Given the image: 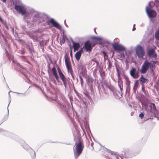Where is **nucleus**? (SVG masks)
Listing matches in <instances>:
<instances>
[{"label": "nucleus", "mask_w": 159, "mask_h": 159, "mask_svg": "<svg viewBox=\"0 0 159 159\" xmlns=\"http://www.w3.org/2000/svg\"><path fill=\"white\" fill-rule=\"evenodd\" d=\"M44 20L43 15L33 8L30 9L29 12L25 17V21L31 26L34 23H39Z\"/></svg>", "instance_id": "1"}, {"label": "nucleus", "mask_w": 159, "mask_h": 159, "mask_svg": "<svg viewBox=\"0 0 159 159\" xmlns=\"http://www.w3.org/2000/svg\"><path fill=\"white\" fill-rule=\"evenodd\" d=\"M30 8L27 9L20 0H16L15 1V9L18 13L20 14L22 16H24L23 19L24 20L25 17L29 12Z\"/></svg>", "instance_id": "2"}, {"label": "nucleus", "mask_w": 159, "mask_h": 159, "mask_svg": "<svg viewBox=\"0 0 159 159\" xmlns=\"http://www.w3.org/2000/svg\"><path fill=\"white\" fill-rule=\"evenodd\" d=\"M52 99L56 101L57 106L62 111L66 112L67 111L68 108L66 105V100L64 97H62L58 99L57 98V96L55 95V98H52Z\"/></svg>", "instance_id": "3"}, {"label": "nucleus", "mask_w": 159, "mask_h": 159, "mask_svg": "<svg viewBox=\"0 0 159 159\" xmlns=\"http://www.w3.org/2000/svg\"><path fill=\"white\" fill-rule=\"evenodd\" d=\"M84 148L82 142L79 140L78 142H76L74 147V153L75 158H77L81 154Z\"/></svg>", "instance_id": "4"}, {"label": "nucleus", "mask_w": 159, "mask_h": 159, "mask_svg": "<svg viewBox=\"0 0 159 159\" xmlns=\"http://www.w3.org/2000/svg\"><path fill=\"white\" fill-rule=\"evenodd\" d=\"M155 64L156 62L154 61L150 62L147 60H145L142 66L141 69L140 70V72L142 74H145L148 69H152Z\"/></svg>", "instance_id": "5"}, {"label": "nucleus", "mask_w": 159, "mask_h": 159, "mask_svg": "<svg viewBox=\"0 0 159 159\" xmlns=\"http://www.w3.org/2000/svg\"><path fill=\"white\" fill-rule=\"evenodd\" d=\"M136 53L139 58H142L145 54L143 49L140 45L136 46L135 48Z\"/></svg>", "instance_id": "6"}, {"label": "nucleus", "mask_w": 159, "mask_h": 159, "mask_svg": "<svg viewBox=\"0 0 159 159\" xmlns=\"http://www.w3.org/2000/svg\"><path fill=\"white\" fill-rule=\"evenodd\" d=\"M150 2H149L148 6L146 7V11L148 15L150 18H154L156 15V12L151 7Z\"/></svg>", "instance_id": "7"}, {"label": "nucleus", "mask_w": 159, "mask_h": 159, "mask_svg": "<svg viewBox=\"0 0 159 159\" xmlns=\"http://www.w3.org/2000/svg\"><path fill=\"white\" fill-rule=\"evenodd\" d=\"M130 75L134 79H136L139 76V73L138 71L136 70V69L132 67L130 71Z\"/></svg>", "instance_id": "8"}, {"label": "nucleus", "mask_w": 159, "mask_h": 159, "mask_svg": "<svg viewBox=\"0 0 159 159\" xmlns=\"http://www.w3.org/2000/svg\"><path fill=\"white\" fill-rule=\"evenodd\" d=\"M113 48L116 50L123 51L125 50V48L123 45L118 43H113L112 44Z\"/></svg>", "instance_id": "9"}, {"label": "nucleus", "mask_w": 159, "mask_h": 159, "mask_svg": "<svg viewBox=\"0 0 159 159\" xmlns=\"http://www.w3.org/2000/svg\"><path fill=\"white\" fill-rule=\"evenodd\" d=\"M47 23L48 25L51 24L53 26L59 30H61V26L53 19H51L49 20L48 21Z\"/></svg>", "instance_id": "10"}, {"label": "nucleus", "mask_w": 159, "mask_h": 159, "mask_svg": "<svg viewBox=\"0 0 159 159\" xmlns=\"http://www.w3.org/2000/svg\"><path fill=\"white\" fill-rule=\"evenodd\" d=\"M148 54L150 58L152 59H156L157 55L154 50L152 48L149 49L148 52Z\"/></svg>", "instance_id": "11"}, {"label": "nucleus", "mask_w": 159, "mask_h": 159, "mask_svg": "<svg viewBox=\"0 0 159 159\" xmlns=\"http://www.w3.org/2000/svg\"><path fill=\"white\" fill-rule=\"evenodd\" d=\"M58 70L59 76H60L61 80L63 83V84L64 86L66 88V85L67 84L66 79L62 72L61 71L59 68H58Z\"/></svg>", "instance_id": "12"}, {"label": "nucleus", "mask_w": 159, "mask_h": 159, "mask_svg": "<svg viewBox=\"0 0 159 159\" xmlns=\"http://www.w3.org/2000/svg\"><path fill=\"white\" fill-rule=\"evenodd\" d=\"M91 43L89 41H87L85 43L84 47L85 49L87 52L90 51L91 49Z\"/></svg>", "instance_id": "13"}, {"label": "nucleus", "mask_w": 159, "mask_h": 159, "mask_svg": "<svg viewBox=\"0 0 159 159\" xmlns=\"http://www.w3.org/2000/svg\"><path fill=\"white\" fill-rule=\"evenodd\" d=\"M65 63L67 70L70 72L71 75H72V70L70 65V62L67 60L66 58L65 59Z\"/></svg>", "instance_id": "14"}, {"label": "nucleus", "mask_w": 159, "mask_h": 159, "mask_svg": "<svg viewBox=\"0 0 159 159\" xmlns=\"http://www.w3.org/2000/svg\"><path fill=\"white\" fill-rule=\"evenodd\" d=\"M83 51V49H81L79 51L77 52L75 55L76 59L77 61H79L82 52Z\"/></svg>", "instance_id": "15"}, {"label": "nucleus", "mask_w": 159, "mask_h": 159, "mask_svg": "<svg viewBox=\"0 0 159 159\" xmlns=\"http://www.w3.org/2000/svg\"><path fill=\"white\" fill-rule=\"evenodd\" d=\"M150 107L151 108V110L152 111V112L153 113H155L157 111V110H156V107L155 104L153 103H150Z\"/></svg>", "instance_id": "16"}, {"label": "nucleus", "mask_w": 159, "mask_h": 159, "mask_svg": "<svg viewBox=\"0 0 159 159\" xmlns=\"http://www.w3.org/2000/svg\"><path fill=\"white\" fill-rule=\"evenodd\" d=\"M73 46L74 48V51L75 52L78 50L80 48V45L79 43H75V42H73Z\"/></svg>", "instance_id": "17"}, {"label": "nucleus", "mask_w": 159, "mask_h": 159, "mask_svg": "<svg viewBox=\"0 0 159 159\" xmlns=\"http://www.w3.org/2000/svg\"><path fill=\"white\" fill-rule=\"evenodd\" d=\"M38 34V32L37 31L34 32L31 35L33 39L35 40H37L39 37Z\"/></svg>", "instance_id": "18"}, {"label": "nucleus", "mask_w": 159, "mask_h": 159, "mask_svg": "<svg viewBox=\"0 0 159 159\" xmlns=\"http://www.w3.org/2000/svg\"><path fill=\"white\" fill-rule=\"evenodd\" d=\"M67 40H68V38L64 34H63V35H62V37L61 38L60 40V43L61 44L62 43H64L65 42V41Z\"/></svg>", "instance_id": "19"}, {"label": "nucleus", "mask_w": 159, "mask_h": 159, "mask_svg": "<svg viewBox=\"0 0 159 159\" xmlns=\"http://www.w3.org/2000/svg\"><path fill=\"white\" fill-rule=\"evenodd\" d=\"M52 70L53 72V75H54L56 79L57 80H58V75L57 74L56 69L55 67H53L52 69Z\"/></svg>", "instance_id": "20"}, {"label": "nucleus", "mask_w": 159, "mask_h": 159, "mask_svg": "<svg viewBox=\"0 0 159 159\" xmlns=\"http://www.w3.org/2000/svg\"><path fill=\"white\" fill-rule=\"evenodd\" d=\"M101 145L99 143H97L95 147V149H94V148L93 147V148L94 151L98 152L100 150L101 148Z\"/></svg>", "instance_id": "21"}, {"label": "nucleus", "mask_w": 159, "mask_h": 159, "mask_svg": "<svg viewBox=\"0 0 159 159\" xmlns=\"http://www.w3.org/2000/svg\"><path fill=\"white\" fill-rule=\"evenodd\" d=\"M139 80H140L141 82H142V84H143L147 83L148 81V79L144 78L143 77V75H141V77L139 79Z\"/></svg>", "instance_id": "22"}, {"label": "nucleus", "mask_w": 159, "mask_h": 159, "mask_svg": "<svg viewBox=\"0 0 159 159\" xmlns=\"http://www.w3.org/2000/svg\"><path fill=\"white\" fill-rule=\"evenodd\" d=\"M118 86L120 88V90L121 91L123 90L122 82L121 80H118Z\"/></svg>", "instance_id": "23"}, {"label": "nucleus", "mask_w": 159, "mask_h": 159, "mask_svg": "<svg viewBox=\"0 0 159 159\" xmlns=\"http://www.w3.org/2000/svg\"><path fill=\"white\" fill-rule=\"evenodd\" d=\"M22 146L26 150H28L30 148L29 146L25 142L22 145Z\"/></svg>", "instance_id": "24"}, {"label": "nucleus", "mask_w": 159, "mask_h": 159, "mask_svg": "<svg viewBox=\"0 0 159 159\" xmlns=\"http://www.w3.org/2000/svg\"><path fill=\"white\" fill-rule=\"evenodd\" d=\"M93 79L91 77H89L87 79V82L89 83H92L93 81Z\"/></svg>", "instance_id": "25"}, {"label": "nucleus", "mask_w": 159, "mask_h": 159, "mask_svg": "<svg viewBox=\"0 0 159 159\" xmlns=\"http://www.w3.org/2000/svg\"><path fill=\"white\" fill-rule=\"evenodd\" d=\"M79 78L80 80V84L82 87L84 85V81L83 80L81 76H79Z\"/></svg>", "instance_id": "26"}, {"label": "nucleus", "mask_w": 159, "mask_h": 159, "mask_svg": "<svg viewBox=\"0 0 159 159\" xmlns=\"http://www.w3.org/2000/svg\"><path fill=\"white\" fill-rule=\"evenodd\" d=\"M155 37L159 40V30L156 32Z\"/></svg>", "instance_id": "27"}, {"label": "nucleus", "mask_w": 159, "mask_h": 159, "mask_svg": "<svg viewBox=\"0 0 159 159\" xmlns=\"http://www.w3.org/2000/svg\"><path fill=\"white\" fill-rule=\"evenodd\" d=\"M126 84L128 86L129 85L130 82V81L129 80V79L128 78H126Z\"/></svg>", "instance_id": "28"}, {"label": "nucleus", "mask_w": 159, "mask_h": 159, "mask_svg": "<svg viewBox=\"0 0 159 159\" xmlns=\"http://www.w3.org/2000/svg\"><path fill=\"white\" fill-rule=\"evenodd\" d=\"M93 39L98 40H101L102 39L101 37H93Z\"/></svg>", "instance_id": "29"}, {"label": "nucleus", "mask_w": 159, "mask_h": 159, "mask_svg": "<svg viewBox=\"0 0 159 159\" xmlns=\"http://www.w3.org/2000/svg\"><path fill=\"white\" fill-rule=\"evenodd\" d=\"M113 158L114 159H123L121 157L118 156L116 155L114 156Z\"/></svg>", "instance_id": "30"}, {"label": "nucleus", "mask_w": 159, "mask_h": 159, "mask_svg": "<svg viewBox=\"0 0 159 159\" xmlns=\"http://www.w3.org/2000/svg\"><path fill=\"white\" fill-rule=\"evenodd\" d=\"M139 116L141 118V119H142L143 117L144 114L143 113H140Z\"/></svg>", "instance_id": "31"}, {"label": "nucleus", "mask_w": 159, "mask_h": 159, "mask_svg": "<svg viewBox=\"0 0 159 159\" xmlns=\"http://www.w3.org/2000/svg\"><path fill=\"white\" fill-rule=\"evenodd\" d=\"M142 91L145 93H146V92H145V89H144V85H143L142 86Z\"/></svg>", "instance_id": "32"}, {"label": "nucleus", "mask_w": 159, "mask_h": 159, "mask_svg": "<svg viewBox=\"0 0 159 159\" xmlns=\"http://www.w3.org/2000/svg\"><path fill=\"white\" fill-rule=\"evenodd\" d=\"M0 21L2 23L5 24V22L3 20L2 18L0 16Z\"/></svg>", "instance_id": "33"}, {"label": "nucleus", "mask_w": 159, "mask_h": 159, "mask_svg": "<svg viewBox=\"0 0 159 159\" xmlns=\"http://www.w3.org/2000/svg\"><path fill=\"white\" fill-rule=\"evenodd\" d=\"M102 53L104 55V57H105L106 56L107 57V54L106 52L104 51H102Z\"/></svg>", "instance_id": "34"}, {"label": "nucleus", "mask_w": 159, "mask_h": 159, "mask_svg": "<svg viewBox=\"0 0 159 159\" xmlns=\"http://www.w3.org/2000/svg\"><path fill=\"white\" fill-rule=\"evenodd\" d=\"M100 75H103V76H104V71H103V72H100Z\"/></svg>", "instance_id": "35"}, {"label": "nucleus", "mask_w": 159, "mask_h": 159, "mask_svg": "<svg viewBox=\"0 0 159 159\" xmlns=\"http://www.w3.org/2000/svg\"><path fill=\"white\" fill-rule=\"evenodd\" d=\"M25 52V51L23 50L20 51V53L21 54H23Z\"/></svg>", "instance_id": "36"}, {"label": "nucleus", "mask_w": 159, "mask_h": 159, "mask_svg": "<svg viewBox=\"0 0 159 159\" xmlns=\"http://www.w3.org/2000/svg\"><path fill=\"white\" fill-rule=\"evenodd\" d=\"M135 25V24H134V27H133V29H132V30L133 31H134L135 30V28H134V27Z\"/></svg>", "instance_id": "37"}, {"label": "nucleus", "mask_w": 159, "mask_h": 159, "mask_svg": "<svg viewBox=\"0 0 159 159\" xmlns=\"http://www.w3.org/2000/svg\"><path fill=\"white\" fill-rule=\"evenodd\" d=\"M138 83V80H136L135 81V85H136V84Z\"/></svg>", "instance_id": "38"}, {"label": "nucleus", "mask_w": 159, "mask_h": 159, "mask_svg": "<svg viewBox=\"0 0 159 159\" xmlns=\"http://www.w3.org/2000/svg\"><path fill=\"white\" fill-rule=\"evenodd\" d=\"M16 64H17V66H19L20 67H22L20 65V64L19 63H16Z\"/></svg>", "instance_id": "39"}, {"label": "nucleus", "mask_w": 159, "mask_h": 159, "mask_svg": "<svg viewBox=\"0 0 159 159\" xmlns=\"http://www.w3.org/2000/svg\"><path fill=\"white\" fill-rule=\"evenodd\" d=\"M10 102H11V100L10 99V101H9V104L8 106H8H9V105L10 104ZM7 109H8V111H8V107H7Z\"/></svg>", "instance_id": "40"}, {"label": "nucleus", "mask_w": 159, "mask_h": 159, "mask_svg": "<svg viewBox=\"0 0 159 159\" xmlns=\"http://www.w3.org/2000/svg\"><path fill=\"white\" fill-rule=\"evenodd\" d=\"M80 126H81V128L83 130V131H84V129H83V127H82V125H80Z\"/></svg>", "instance_id": "41"}, {"label": "nucleus", "mask_w": 159, "mask_h": 159, "mask_svg": "<svg viewBox=\"0 0 159 159\" xmlns=\"http://www.w3.org/2000/svg\"><path fill=\"white\" fill-rule=\"evenodd\" d=\"M3 2H6V0H1Z\"/></svg>", "instance_id": "42"}, {"label": "nucleus", "mask_w": 159, "mask_h": 159, "mask_svg": "<svg viewBox=\"0 0 159 159\" xmlns=\"http://www.w3.org/2000/svg\"><path fill=\"white\" fill-rule=\"evenodd\" d=\"M5 51H6V53L7 54V55H8V54H7V50H6V49H5Z\"/></svg>", "instance_id": "43"}, {"label": "nucleus", "mask_w": 159, "mask_h": 159, "mask_svg": "<svg viewBox=\"0 0 159 159\" xmlns=\"http://www.w3.org/2000/svg\"><path fill=\"white\" fill-rule=\"evenodd\" d=\"M7 48H10L9 46V45H8Z\"/></svg>", "instance_id": "44"}, {"label": "nucleus", "mask_w": 159, "mask_h": 159, "mask_svg": "<svg viewBox=\"0 0 159 159\" xmlns=\"http://www.w3.org/2000/svg\"><path fill=\"white\" fill-rule=\"evenodd\" d=\"M70 56H72V53H71V52L70 53Z\"/></svg>", "instance_id": "45"}, {"label": "nucleus", "mask_w": 159, "mask_h": 159, "mask_svg": "<svg viewBox=\"0 0 159 159\" xmlns=\"http://www.w3.org/2000/svg\"><path fill=\"white\" fill-rule=\"evenodd\" d=\"M93 143H91V146H92V147H93Z\"/></svg>", "instance_id": "46"}, {"label": "nucleus", "mask_w": 159, "mask_h": 159, "mask_svg": "<svg viewBox=\"0 0 159 159\" xmlns=\"http://www.w3.org/2000/svg\"><path fill=\"white\" fill-rule=\"evenodd\" d=\"M30 149V150H31L32 151H33V150H32V149H31L30 148V149Z\"/></svg>", "instance_id": "47"}, {"label": "nucleus", "mask_w": 159, "mask_h": 159, "mask_svg": "<svg viewBox=\"0 0 159 159\" xmlns=\"http://www.w3.org/2000/svg\"><path fill=\"white\" fill-rule=\"evenodd\" d=\"M30 149V150H31L32 151H33V150H32V149H31L30 148V149Z\"/></svg>", "instance_id": "48"}, {"label": "nucleus", "mask_w": 159, "mask_h": 159, "mask_svg": "<svg viewBox=\"0 0 159 159\" xmlns=\"http://www.w3.org/2000/svg\"><path fill=\"white\" fill-rule=\"evenodd\" d=\"M2 130V129H0V132Z\"/></svg>", "instance_id": "49"}, {"label": "nucleus", "mask_w": 159, "mask_h": 159, "mask_svg": "<svg viewBox=\"0 0 159 159\" xmlns=\"http://www.w3.org/2000/svg\"><path fill=\"white\" fill-rule=\"evenodd\" d=\"M13 62L15 63V61L14 60L13 61Z\"/></svg>", "instance_id": "50"}, {"label": "nucleus", "mask_w": 159, "mask_h": 159, "mask_svg": "<svg viewBox=\"0 0 159 159\" xmlns=\"http://www.w3.org/2000/svg\"><path fill=\"white\" fill-rule=\"evenodd\" d=\"M10 92H9L8 93V94H9V95L10 96V94H9V93H10Z\"/></svg>", "instance_id": "51"}, {"label": "nucleus", "mask_w": 159, "mask_h": 159, "mask_svg": "<svg viewBox=\"0 0 159 159\" xmlns=\"http://www.w3.org/2000/svg\"><path fill=\"white\" fill-rule=\"evenodd\" d=\"M118 76H119V74H118Z\"/></svg>", "instance_id": "52"}, {"label": "nucleus", "mask_w": 159, "mask_h": 159, "mask_svg": "<svg viewBox=\"0 0 159 159\" xmlns=\"http://www.w3.org/2000/svg\"><path fill=\"white\" fill-rule=\"evenodd\" d=\"M65 22L66 23V20H65Z\"/></svg>", "instance_id": "53"}, {"label": "nucleus", "mask_w": 159, "mask_h": 159, "mask_svg": "<svg viewBox=\"0 0 159 159\" xmlns=\"http://www.w3.org/2000/svg\"><path fill=\"white\" fill-rule=\"evenodd\" d=\"M6 27L7 28V26H6V25H5Z\"/></svg>", "instance_id": "54"}, {"label": "nucleus", "mask_w": 159, "mask_h": 159, "mask_svg": "<svg viewBox=\"0 0 159 159\" xmlns=\"http://www.w3.org/2000/svg\"><path fill=\"white\" fill-rule=\"evenodd\" d=\"M34 154H35V153L34 152Z\"/></svg>", "instance_id": "55"}]
</instances>
